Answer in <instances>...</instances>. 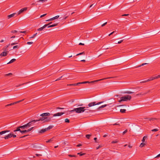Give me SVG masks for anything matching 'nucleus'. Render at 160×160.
Segmentation results:
<instances>
[{"instance_id":"1","label":"nucleus","mask_w":160,"mask_h":160,"mask_svg":"<svg viewBox=\"0 0 160 160\" xmlns=\"http://www.w3.org/2000/svg\"><path fill=\"white\" fill-rule=\"evenodd\" d=\"M113 78V77H108V78H105L101 79H99V80H95V81H91V82L85 81V82H80V84H86V83H94L95 82H98L99 81L103 80L106 79L111 78Z\"/></svg>"},{"instance_id":"2","label":"nucleus","mask_w":160,"mask_h":160,"mask_svg":"<svg viewBox=\"0 0 160 160\" xmlns=\"http://www.w3.org/2000/svg\"><path fill=\"white\" fill-rule=\"evenodd\" d=\"M85 107H80L77 108H74V110H75L76 112L78 113H81L82 112H83L85 111L87 109H84Z\"/></svg>"},{"instance_id":"3","label":"nucleus","mask_w":160,"mask_h":160,"mask_svg":"<svg viewBox=\"0 0 160 160\" xmlns=\"http://www.w3.org/2000/svg\"><path fill=\"white\" fill-rule=\"evenodd\" d=\"M131 96L129 95H127L124 96L122 97L123 101H127L128 100H130L131 99Z\"/></svg>"},{"instance_id":"4","label":"nucleus","mask_w":160,"mask_h":160,"mask_svg":"<svg viewBox=\"0 0 160 160\" xmlns=\"http://www.w3.org/2000/svg\"><path fill=\"white\" fill-rule=\"evenodd\" d=\"M103 102H99L97 103L96 102H91L89 103L88 106L89 107H91L93 106H94L96 105H98L100 104Z\"/></svg>"},{"instance_id":"5","label":"nucleus","mask_w":160,"mask_h":160,"mask_svg":"<svg viewBox=\"0 0 160 160\" xmlns=\"http://www.w3.org/2000/svg\"><path fill=\"white\" fill-rule=\"evenodd\" d=\"M38 122L37 120H33L28 123L26 124V125L28 127H29L31 126L32 125V124L35 123L36 122Z\"/></svg>"},{"instance_id":"6","label":"nucleus","mask_w":160,"mask_h":160,"mask_svg":"<svg viewBox=\"0 0 160 160\" xmlns=\"http://www.w3.org/2000/svg\"><path fill=\"white\" fill-rule=\"evenodd\" d=\"M27 7H25L22 8L18 12V15H19L24 11H26L27 10Z\"/></svg>"},{"instance_id":"7","label":"nucleus","mask_w":160,"mask_h":160,"mask_svg":"<svg viewBox=\"0 0 160 160\" xmlns=\"http://www.w3.org/2000/svg\"><path fill=\"white\" fill-rule=\"evenodd\" d=\"M12 137V133H10L8 134V135L5 136L4 137H3V136H1V138H3L5 139H8L9 138H10Z\"/></svg>"},{"instance_id":"8","label":"nucleus","mask_w":160,"mask_h":160,"mask_svg":"<svg viewBox=\"0 0 160 160\" xmlns=\"http://www.w3.org/2000/svg\"><path fill=\"white\" fill-rule=\"evenodd\" d=\"M50 115V114L48 112L44 113L41 114L40 116L42 117H44L45 116H49Z\"/></svg>"},{"instance_id":"9","label":"nucleus","mask_w":160,"mask_h":160,"mask_svg":"<svg viewBox=\"0 0 160 160\" xmlns=\"http://www.w3.org/2000/svg\"><path fill=\"white\" fill-rule=\"evenodd\" d=\"M64 113L62 112H58L54 114L53 115V117H56V116H61L62 115H63Z\"/></svg>"},{"instance_id":"10","label":"nucleus","mask_w":160,"mask_h":160,"mask_svg":"<svg viewBox=\"0 0 160 160\" xmlns=\"http://www.w3.org/2000/svg\"><path fill=\"white\" fill-rule=\"evenodd\" d=\"M111 103L109 104H110ZM108 105V104H105V105H102L100 107H98V108L96 109H97L98 110H100V109L104 108L105 107H106V106H107Z\"/></svg>"},{"instance_id":"11","label":"nucleus","mask_w":160,"mask_h":160,"mask_svg":"<svg viewBox=\"0 0 160 160\" xmlns=\"http://www.w3.org/2000/svg\"><path fill=\"white\" fill-rule=\"evenodd\" d=\"M58 23H54L52 25L50 24V25H49V26H48V28L52 27L57 26L58 25Z\"/></svg>"},{"instance_id":"12","label":"nucleus","mask_w":160,"mask_h":160,"mask_svg":"<svg viewBox=\"0 0 160 160\" xmlns=\"http://www.w3.org/2000/svg\"><path fill=\"white\" fill-rule=\"evenodd\" d=\"M16 13H12V14H11L10 15H8L7 16L8 18V19L10 18H11L15 16V15H16Z\"/></svg>"},{"instance_id":"13","label":"nucleus","mask_w":160,"mask_h":160,"mask_svg":"<svg viewBox=\"0 0 160 160\" xmlns=\"http://www.w3.org/2000/svg\"><path fill=\"white\" fill-rule=\"evenodd\" d=\"M47 118V117H42L41 118H40L38 119L35 120H37L38 122L39 121H44L45 119Z\"/></svg>"},{"instance_id":"14","label":"nucleus","mask_w":160,"mask_h":160,"mask_svg":"<svg viewBox=\"0 0 160 160\" xmlns=\"http://www.w3.org/2000/svg\"><path fill=\"white\" fill-rule=\"evenodd\" d=\"M79 84H80V82H78L76 83H73V84H68L67 85L68 86H75L78 85Z\"/></svg>"},{"instance_id":"15","label":"nucleus","mask_w":160,"mask_h":160,"mask_svg":"<svg viewBox=\"0 0 160 160\" xmlns=\"http://www.w3.org/2000/svg\"><path fill=\"white\" fill-rule=\"evenodd\" d=\"M10 132V130H4L0 132V135H2L5 133L6 132Z\"/></svg>"},{"instance_id":"16","label":"nucleus","mask_w":160,"mask_h":160,"mask_svg":"<svg viewBox=\"0 0 160 160\" xmlns=\"http://www.w3.org/2000/svg\"><path fill=\"white\" fill-rule=\"evenodd\" d=\"M51 120V118H48L46 119H45V120L43 121V123H45L47 122H48L49 121H50Z\"/></svg>"},{"instance_id":"17","label":"nucleus","mask_w":160,"mask_h":160,"mask_svg":"<svg viewBox=\"0 0 160 160\" xmlns=\"http://www.w3.org/2000/svg\"><path fill=\"white\" fill-rule=\"evenodd\" d=\"M46 131H47V130L46 128H45V129H42L41 130H40L39 131V132L40 133H44V132H46Z\"/></svg>"},{"instance_id":"18","label":"nucleus","mask_w":160,"mask_h":160,"mask_svg":"<svg viewBox=\"0 0 160 160\" xmlns=\"http://www.w3.org/2000/svg\"><path fill=\"white\" fill-rule=\"evenodd\" d=\"M7 53L5 52H3L2 53H1L0 54V56H7Z\"/></svg>"},{"instance_id":"19","label":"nucleus","mask_w":160,"mask_h":160,"mask_svg":"<svg viewBox=\"0 0 160 160\" xmlns=\"http://www.w3.org/2000/svg\"><path fill=\"white\" fill-rule=\"evenodd\" d=\"M20 128H21L22 129H24L27 128H28V127L26 124L24 125L20 126Z\"/></svg>"},{"instance_id":"20","label":"nucleus","mask_w":160,"mask_h":160,"mask_svg":"<svg viewBox=\"0 0 160 160\" xmlns=\"http://www.w3.org/2000/svg\"><path fill=\"white\" fill-rule=\"evenodd\" d=\"M16 61V59L14 58H13L11 60L8 62L7 63V64H9L10 63H13V62H14Z\"/></svg>"},{"instance_id":"21","label":"nucleus","mask_w":160,"mask_h":160,"mask_svg":"<svg viewBox=\"0 0 160 160\" xmlns=\"http://www.w3.org/2000/svg\"><path fill=\"white\" fill-rule=\"evenodd\" d=\"M149 91H148V92H145L144 93H138V94H137L136 95L138 96V95H145L148 92H149Z\"/></svg>"},{"instance_id":"22","label":"nucleus","mask_w":160,"mask_h":160,"mask_svg":"<svg viewBox=\"0 0 160 160\" xmlns=\"http://www.w3.org/2000/svg\"><path fill=\"white\" fill-rule=\"evenodd\" d=\"M52 22H50L48 24L44 25L43 26H42V27L44 29L45 28H46V27H47V26L48 27V26H49V25L51 24H52Z\"/></svg>"},{"instance_id":"23","label":"nucleus","mask_w":160,"mask_h":160,"mask_svg":"<svg viewBox=\"0 0 160 160\" xmlns=\"http://www.w3.org/2000/svg\"><path fill=\"white\" fill-rule=\"evenodd\" d=\"M30 82H26V83H22V84H19V85H16L15 86L16 87H20V86H21L23 85H24L25 84H26L27 83H28Z\"/></svg>"},{"instance_id":"24","label":"nucleus","mask_w":160,"mask_h":160,"mask_svg":"<svg viewBox=\"0 0 160 160\" xmlns=\"http://www.w3.org/2000/svg\"><path fill=\"white\" fill-rule=\"evenodd\" d=\"M134 92H132L131 91H127L124 92V93H127V94H131V93H133Z\"/></svg>"},{"instance_id":"25","label":"nucleus","mask_w":160,"mask_h":160,"mask_svg":"<svg viewBox=\"0 0 160 160\" xmlns=\"http://www.w3.org/2000/svg\"><path fill=\"white\" fill-rule=\"evenodd\" d=\"M126 110L125 109H121L120 110V112L122 113H124L125 112Z\"/></svg>"},{"instance_id":"26","label":"nucleus","mask_w":160,"mask_h":160,"mask_svg":"<svg viewBox=\"0 0 160 160\" xmlns=\"http://www.w3.org/2000/svg\"><path fill=\"white\" fill-rule=\"evenodd\" d=\"M147 64V63H143L141 65L138 66H137L136 67V68H139V67H141V66H143L144 65H146Z\"/></svg>"},{"instance_id":"27","label":"nucleus","mask_w":160,"mask_h":160,"mask_svg":"<svg viewBox=\"0 0 160 160\" xmlns=\"http://www.w3.org/2000/svg\"><path fill=\"white\" fill-rule=\"evenodd\" d=\"M53 126H49L47 128H46L47 131H48V130L50 129H52L53 128Z\"/></svg>"},{"instance_id":"28","label":"nucleus","mask_w":160,"mask_h":160,"mask_svg":"<svg viewBox=\"0 0 160 160\" xmlns=\"http://www.w3.org/2000/svg\"><path fill=\"white\" fill-rule=\"evenodd\" d=\"M14 104V102L12 103H11L10 104H7V105H6L5 106V107H7L8 106H11L13 105Z\"/></svg>"},{"instance_id":"29","label":"nucleus","mask_w":160,"mask_h":160,"mask_svg":"<svg viewBox=\"0 0 160 160\" xmlns=\"http://www.w3.org/2000/svg\"><path fill=\"white\" fill-rule=\"evenodd\" d=\"M24 99H23L22 100H19V101H17V102H14V103L15 104H17L18 103H19V102H21L22 101H23L24 100Z\"/></svg>"},{"instance_id":"30","label":"nucleus","mask_w":160,"mask_h":160,"mask_svg":"<svg viewBox=\"0 0 160 160\" xmlns=\"http://www.w3.org/2000/svg\"><path fill=\"white\" fill-rule=\"evenodd\" d=\"M37 33H36L34 34L32 36L29 38H34L36 36V35H37Z\"/></svg>"},{"instance_id":"31","label":"nucleus","mask_w":160,"mask_h":160,"mask_svg":"<svg viewBox=\"0 0 160 160\" xmlns=\"http://www.w3.org/2000/svg\"><path fill=\"white\" fill-rule=\"evenodd\" d=\"M33 148H37L38 149V150H40V149L41 148V147H37L35 145H33Z\"/></svg>"},{"instance_id":"32","label":"nucleus","mask_w":160,"mask_h":160,"mask_svg":"<svg viewBox=\"0 0 160 160\" xmlns=\"http://www.w3.org/2000/svg\"><path fill=\"white\" fill-rule=\"evenodd\" d=\"M20 128H20V126L17 128H16V130H17V131H19L21 132V130Z\"/></svg>"},{"instance_id":"33","label":"nucleus","mask_w":160,"mask_h":160,"mask_svg":"<svg viewBox=\"0 0 160 160\" xmlns=\"http://www.w3.org/2000/svg\"><path fill=\"white\" fill-rule=\"evenodd\" d=\"M97 5V3H93L92 4H91L89 7L90 8L92 7H94L96 5Z\"/></svg>"},{"instance_id":"34","label":"nucleus","mask_w":160,"mask_h":160,"mask_svg":"<svg viewBox=\"0 0 160 160\" xmlns=\"http://www.w3.org/2000/svg\"><path fill=\"white\" fill-rule=\"evenodd\" d=\"M19 47H20V46L16 45V46H13V49H15L16 48H19Z\"/></svg>"},{"instance_id":"35","label":"nucleus","mask_w":160,"mask_h":160,"mask_svg":"<svg viewBox=\"0 0 160 160\" xmlns=\"http://www.w3.org/2000/svg\"><path fill=\"white\" fill-rule=\"evenodd\" d=\"M91 136V135L90 134H87L86 135V137L88 139H89L90 137Z\"/></svg>"},{"instance_id":"36","label":"nucleus","mask_w":160,"mask_h":160,"mask_svg":"<svg viewBox=\"0 0 160 160\" xmlns=\"http://www.w3.org/2000/svg\"><path fill=\"white\" fill-rule=\"evenodd\" d=\"M68 156L70 157H77V156L76 155H71V154L68 155Z\"/></svg>"},{"instance_id":"37","label":"nucleus","mask_w":160,"mask_h":160,"mask_svg":"<svg viewBox=\"0 0 160 160\" xmlns=\"http://www.w3.org/2000/svg\"><path fill=\"white\" fill-rule=\"evenodd\" d=\"M147 138V136H144L143 138H142V142H144L145 141V139Z\"/></svg>"},{"instance_id":"38","label":"nucleus","mask_w":160,"mask_h":160,"mask_svg":"<svg viewBox=\"0 0 160 160\" xmlns=\"http://www.w3.org/2000/svg\"><path fill=\"white\" fill-rule=\"evenodd\" d=\"M78 155H79L80 156H82V155H84L85 153H81V152H79L77 153Z\"/></svg>"},{"instance_id":"39","label":"nucleus","mask_w":160,"mask_h":160,"mask_svg":"<svg viewBox=\"0 0 160 160\" xmlns=\"http://www.w3.org/2000/svg\"><path fill=\"white\" fill-rule=\"evenodd\" d=\"M53 138H51L49 140L47 141H46V142L48 143V142H50L52 141H53Z\"/></svg>"},{"instance_id":"40","label":"nucleus","mask_w":160,"mask_h":160,"mask_svg":"<svg viewBox=\"0 0 160 160\" xmlns=\"http://www.w3.org/2000/svg\"><path fill=\"white\" fill-rule=\"evenodd\" d=\"M65 122L69 123L70 122V121L68 118H66L65 119Z\"/></svg>"},{"instance_id":"41","label":"nucleus","mask_w":160,"mask_h":160,"mask_svg":"<svg viewBox=\"0 0 160 160\" xmlns=\"http://www.w3.org/2000/svg\"><path fill=\"white\" fill-rule=\"evenodd\" d=\"M147 119H148V120H157V118H147Z\"/></svg>"},{"instance_id":"42","label":"nucleus","mask_w":160,"mask_h":160,"mask_svg":"<svg viewBox=\"0 0 160 160\" xmlns=\"http://www.w3.org/2000/svg\"><path fill=\"white\" fill-rule=\"evenodd\" d=\"M27 132V130H21V133L22 134H23L25 132Z\"/></svg>"},{"instance_id":"43","label":"nucleus","mask_w":160,"mask_h":160,"mask_svg":"<svg viewBox=\"0 0 160 160\" xmlns=\"http://www.w3.org/2000/svg\"><path fill=\"white\" fill-rule=\"evenodd\" d=\"M145 145V144L144 143L142 142L140 145V147H141V148H142Z\"/></svg>"},{"instance_id":"44","label":"nucleus","mask_w":160,"mask_h":160,"mask_svg":"<svg viewBox=\"0 0 160 160\" xmlns=\"http://www.w3.org/2000/svg\"><path fill=\"white\" fill-rule=\"evenodd\" d=\"M43 29V28L42 27L38 29H37V31H42Z\"/></svg>"},{"instance_id":"45","label":"nucleus","mask_w":160,"mask_h":160,"mask_svg":"<svg viewBox=\"0 0 160 160\" xmlns=\"http://www.w3.org/2000/svg\"><path fill=\"white\" fill-rule=\"evenodd\" d=\"M12 75V73H9L8 74H5V76H9L11 75Z\"/></svg>"},{"instance_id":"46","label":"nucleus","mask_w":160,"mask_h":160,"mask_svg":"<svg viewBox=\"0 0 160 160\" xmlns=\"http://www.w3.org/2000/svg\"><path fill=\"white\" fill-rule=\"evenodd\" d=\"M154 79V77H152V78H151L147 80V81H150L153 80Z\"/></svg>"},{"instance_id":"47","label":"nucleus","mask_w":160,"mask_h":160,"mask_svg":"<svg viewBox=\"0 0 160 160\" xmlns=\"http://www.w3.org/2000/svg\"><path fill=\"white\" fill-rule=\"evenodd\" d=\"M158 130V129L157 128H155V129H152V130L151 131H152V132H156V131H157Z\"/></svg>"},{"instance_id":"48","label":"nucleus","mask_w":160,"mask_h":160,"mask_svg":"<svg viewBox=\"0 0 160 160\" xmlns=\"http://www.w3.org/2000/svg\"><path fill=\"white\" fill-rule=\"evenodd\" d=\"M33 128V127H32V128H30L28 129V130H27V132H29V131H31Z\"/></svg>"},{"instance_id":"49","label":"nucleus","mask_w":160,"mask_h":160,"mask_svg":"<svg viewBox=\"0 0 160 160\" xmlns=\"http://www.w3.org/2000/svg\"><path fill=\"white\" fill-rule=\"evenodd\" d=\"M123 41V40H120V41H118V42H116V44H117V43H118V44H120L121 43V42H122Z\"/></svg>"},{"instance_id":"50","label":"nucleus","mask_w":160,"mask_h":160,"mask_svg":"<svg viewBox=\"0 0 160 160\" xmlns=\"http://www.w3.org/2000/svg\"><path fill=\"white\" fill-rule=\"evenodd\" d=\"M54 20V19H53V18H50L48 20H46V21H52V20Z\"/></svg>"},{"instance_id":"51","label":"nucleus","mask_w":160,"mask_h":160,"mask_svg":"<svg viewBox=\"0 0 160 160\" xmlns=\"http://www.w3.org/2000/svg\"><path fill=\"white\" fill-rule=\"evenodd\" d=\"M84 54V52H82L81 53H79L78 54L76 55V56H78L79 55H82V54Z\"/></svg>"},{"instance_id":"52","label":"nucleus","mask_w":160,"mask_h":160,"mask_svg":"<svg viewBox=\"0 0 160 160\" xmlns=\"http://www.w3.org/2000/svg\"><path fill=\"white\" fill-rule=\"evenodd\" d=\"M59 17V15H57L54 17H53L54 20L58 18Z\"/></svg>"},{"instance_id":"53","label":"nucleus","mask_w":160,"mask_h":160,"mask_svg":"<svg viewBox=\"0 0 160 160\" xmlns=\"http://www.w3.org/2000/svg\"><path fill=\"white\" fill-rule=\"evenodd\" d=\"M160 78V76H159V75H158L156 77H154V79H156L158 78Z\"/></svg>"},{"instance_id":"54","label":"nucleus","mask_w":160,"mask_h":160,"mask_svg":"<svg viewBox=\"0 0 160 160\" xmlns=\"http://www.w3.org/2000/svg\"><path fill=\"white\" fill-rule=\"evenodd\" d=\"M11 32V33H16L18 31L16 30H12Z\"/></svg>"},{"instance_id":"55","label":"nucleus","mask_w":160,"mask_h":160,"mask_svg":"<svg viewBox=\"0 0 160 160\" xmlns=\"http://www.w3.org/2000/svg\"><path fill=\"white\" fill-rule=\"evenodd\" d=\"M107 24V22H106L105 23H104L102 24V25L101 27H103L105 26Z\"/></svg>"},{"instance_id":"56","label":"nucleus","mask_w":160,"mask_h":160,"mask_svg":"<svg viewBox=\"0 0 160 160\" xmlns=\"http://www.w3.org/2000/svg\"><path fill=\"white\" fill-rule=\"evenodd\" d=\"M120 99L118 100V102H121L122 101H123L122 99V97H121V98H120Z\"/></svg>"},{"instance_id":"57","label":"nucleus","mask_w":160,"mask_h":160,"mask_svg":"<svg viewBox=\"0 0 160 160\" xmlns=\"http://www.w3.org/2000/svg\"><path fill=\"white\" fill-rule=\"evenodd\" d=\"M62 77V76L61 77L59 78H58L56 80H55V81H58V80H59L61 79Z\"/></svg>"},{"instance_id":"58","label":"nucleus","mask_w":160,"mask_h":160,"mask_svg":"<svg viewBox=\"0 0 160 160\" xmlns=\"http://www.w3.org/2000/svg\"><path fill=\"white\" fill-rule=\"evenodd\" d=\"M29 135H24L23 136H22L21 137H20V138H24L26 136H28Z\"/></svg>"},{"instance_id":"59","label":"nucleus","mask_w":160,"mask_h":160,"mask_svg":"<svg viewBox=\"0 0 160 160\" xmlns=\"http://www.w3.org/2000/svg\"><path fill=\"white\" fill-rule=\"evenodd\" d=\"M35 155L37 157L41 156H42V154H36Z\"/></svg>"},{"instance_id":"60","label":"nucleus","mask_w":160,"mask_h":160,"mask_svg":"<svg viewBox=\"0 0 160 160\" xmlns=\"http://www.w3.org/2000/svg\"><path fill=\"white\" fill-rule=\"evenodd\" d=\"M46 15H47L46 13L44 14L43 15H42L40 16V18H42V17L45 16Z\"/></svg>"},{"instance_id":"61","label":"nucleus","mask_w":160,"mask_h":160,"mask_svg":"<svg viewBox=\"0 0 160 160\" xmlns=\"http://www.w3.org/2000/svg\"><path fill=\"white\" fill-rule=\"evenodd\" d=\"M118 141H113L112 142V143H117L118 142Z\"/></svg>"},{"instance_id":"62","label":"nucleus","mask_w":160,"mask_h":160,"mask_svg":"<svg viewBox=\"0 0 160 160\" xmlns=\"http://www.w3.org/2000/svg\"><path fill=\"white\" fill-rule=\"evenodd\" d=\"M33 42H28L27 44H31L33 43Z\"/></svg>"},{"instance_id":"63","label":"nucleus","mask_w":160,"mask_h":160,"mask_svg":"<svg viewBox=\"0 0 160 160\" xmlns=\"http://www.w3.org/2000/svg\"><path fill=\"white\" fill-rule=\"evenodd\" d=\"M12 137H13V138H15L16 137V135L15 134H13L12 133Z\"/></svg>"},{"instance_id":"64","label":"nucleus","mask_w":160,"mask_h":160,"mask_svg":"<svg viewBox=\"0 0 160 160\" xmlns=\"http://www.w3.org/2000/svg\"><path fill=\"white\" fill-rule=\"evenodd\" d=\"M127 132V130H125V131H124L123 132V134H125V133H126Z\"/></svg>"}]
</instances>
